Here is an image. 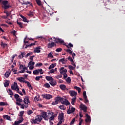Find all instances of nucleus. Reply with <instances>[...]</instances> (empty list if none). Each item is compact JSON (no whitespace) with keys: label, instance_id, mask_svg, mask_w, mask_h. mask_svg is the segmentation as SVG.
Instances as JSON below:
<instances>
[{"label":"nucleus","instance_id":"33","mask_svg":"<svg viewBox=\"0 0 125 125\" xmlns=\"http://www.w3.org/2000/svg\"><path fill=\"white\" fill-rule=\"evenodd\" d=\"M36 1V3L39 5V6H41L42 4V1L41 0H35Z\"/></svg>","mask_w":125,"mask_h":125},{"label":"nucleus","instance_id":"18","mask_svg":"<svg viewBox=\"0 0 125 125\" xmlns=\"http://www.w3.org/2000/svg\"><path fill=\"white\" fill-rule=\"evenodd\" d=\"M48 48H51V47H53V46H55L56 44L54 43V42H52L51 43H49L48 44Z\"/></svg>","mask_w":125,"mask_h":125},{"label":"nucleus","instance_id":"10","mask_svg":"<svg viewBox=\"0 0 125 125\" xmlns=\"http://www.w3.org/2000/svg\"><path fill=\"white\" fill-rule=\"evenodd\" d=\"M20 69H22L19 72V73H25V71H26V66L25 65H21L20 66Z\"/></svg>","mask_w":125,"mask_h":125},{"label":"nucleus","instance_id":"20","mask_svg":"<svg viewBox=\"0 0 125 125\" xmlns=\"http://www.w3.org/2000/svg\"><path fill=\"white\" fill-rule=\"evenodd\" d=\"M60 88L62 89V90H66V85L63 84H60L59 86Z\"/></svg>","mask_w":125,"mask_h":125},{"label":"nucleus","instance_id":"46","mask_svg":"<svg viewBox=\"0 0 125 125\" xmlns=\"http://www.w3.org/2000/svg\"><path fill=\"white\" fill-rule=\"evenodd\" d=\"M68 69H69V70H75V69H76V67H74L72 65H68Z\"/></svg>","mask_w":125,"mask_h":125},{"label":"nucleus","instance_id":"13","mask_svg":"<svg viewBox=\"0 0 125 125\" xmlns=\"http://www.w3.org/2000/svg\"><path fill=\"white\" fill-rule=\"evenodd\" d=\"M42 96H43V98L48 100L51 99V98H52V95L50 94L42 95Z\"/></svg>","mask_w":125,"mask_h":125},{"label":"nucleus","instance_id":"54","mask_svg":"<svg viewBox=\"0 0 125 125\" xmlns=\"http://www.w3.org/2000/svg\"><path fill=\"white\" fill-rule=\"evenodd\" d=\"M66 82L67 83H71V77H68L66 80Z\"/></svg>","mask_w":125,"mask_h":125},{"label":"nucleus","instance_id":"45","mask_svg":"<svg viewBox=\"0 0 125 125\" xmlns=\"http://www.w3.org/2000/svg\"><path fill=\"white\" fill-rule=\"evenodd\" d=\"M59 108H60L61 110H65V109H66V107H65L64 105H60Z\"/></svg>","mask_w":125,"mask_h":125},{"label":"nucleus","instance_id":"34","mask_svg":"<svg viewBox=\"0 0 125 125\" xmlns=\"http://www.w3.org/2000/svg\"><path fill=\"white\" fill-rule=\"evenodd\" d=\"M44 87H46V88H49L50 87V84L48 83H45L43 84Z\"/></svg>","mask_w":125,"mask_h":125},{"label":"nucleus","instance_id":"14","mask_svg":"<svg viewBox=\"0 0 125 125\" xmlns=\"http://www.w3.org/2000/svg\"><path fill=\"white\" fill-rule=\"evenodd\" d=\"M49 83L51 84V85H52V86H54L57 84V82H56V80H54V79L53 78L51 81L49 82Z\"/></svg>","mask_w":125,"mask_h":125},{"label":"nucleus","instance_id":"58","mask_svg":"<svg viewBox=\"0 0 125 125\" xmlns=\"http://www.w3.org/2000/svg\"><path fill=\"white\" fill-rule=\"evenodd\" d=\"M5 103L4 102H0V106H5Z\"/></svg>","mask_w":125,"mask_h":125},{"label":"nucleus","instance_id":"38","mask_svg":"<svg viewBox=\"0 0 125 125\" xmlns=\"http://www.w3.org/2000/svg\"><path fill=\"white\" fill-rule=\"evenodd\" d=\"M25 83H27L28 87H30L32 85H31V83H30V82L29 81H27L26 80H24Z\"/></svg>","mask_w":125,"mask_h":125},{"label":"nucleus","instance_id":"44","mask_svg":"<svg viewBox=\"0 0 125 125\" xmlns=\"http://www.w3.org/2000/svg\"><path fill=\"white\" fill-rule=\"evenodd\" d=\"M11 7V6L10 5H5L3 6V8H4V9L6 10V9H8V8H9Z\"/></svg>","mask_w":125,"mask_h":125},{"label":"nucleus","instance_id":"1","mask_svg":"<svg viewBox=\"0 0 125 125\" xmlns=\"http://www.w3.org/2000/svg\"><path fill=\"white\" fill-rule=\"evenodd\" d=\"M54 100L55 101L52 102V105H57V104L60 103V102L62 104L65 105V106L71 105V104L69 103V101H68L67 99H64V98L61 97L60 96L56 97Z\"/></svg>","mask_w":125,"mask_h":125},{"label":"nucleus","instance_id":"2","mask_svg":"<svg viewBox=\"0 0 125 125\" xmlns=\"http://www.w3.org/2000/svg\"><path fill=\"white\" fill-rule=\"evenodd\" d=\"M26 40L27 37L25 38L23 40L24 44L23 45L22 48H24H24H28V47H31L33 46V45H35V44H36V43H31V44H29V41H26Z\"/></svg>","mask_w":125,"mask_h":125},{"label":"nucleus","instance_id":"12","mask_svg":"<svg viewBox=\"0 0 125 125\" xmlns=\"http://www.w3.org/2000/svg\"><path fill=\"white\" fill-rule=\"evenodd\" d=\"M58 118L59 121H63V119H64V113L62 112L61 113H60L58 116Z\"/></svg>","mask_w":125,"mask_h":125},{"label":"nucleus","instance_id":"36","mask_svg":"<svg viewBox=\"0 0 125 125\" xmlns=\"http://www.w3.org/2000/svg\"><path fill=\"white\" fill-rule=\"evenodd\" d=\"M24 100L27 102V103H30V100H29V97L28 96H25L24 99Z\"/></svg>","mask_w":125,"mask_h":125},{"label":"nucleus","instance_id":"35","mask_svg":"<svg viewBox=\"0 0 125 125\" xmlns=\"http://www.w3.org/2000/svg\"><path fill=\"white\" fill-rule=\"evenodd\" d=\"M74 88H75V89H76V90L78 91V93H80L81 92V88H80L77 86H75Z\"/></svg>","mask_w":125,"mask_h":125},{"label":"nucleus","instance_id":"61","mask_svg":"<svg viewBox=\"0 0 125 125\" xmlns=\"http://www.w3.org/2000/svg\"><path fill=\"white\" fill-rule=\"evenodd\" d=\"M75 118H73V119L71 121V122L70 123V125H72L75 123Z\"/></svg>","mask_w":125,"mask_h":125},{"label":"nucleus","instance_id":"59","mask_svg":"<svg viewBox=\"0 0 125 125\" xmlns=\"http://www.w3.org/2000/svg\"><path fill=\"white\" fill-rule=\"evenodd\" d=\"M41 80V78H40V76H36L35 78V80L37 81V82H39Z\"/></svg>","mask_w":125,"mask_h":125},{"label":"nucleus","instance_id":"29","mask_svg":"<svg viewBox=\"0 0 125 125\" xmlns=\"http://www.w3.org/2000/svg\"><path fill=\"white\" fill-rule=\"evenodd\" d=\"M45 79L47 81H48V82L49 81H51L53 79V78L51 77V76H46L45 77Z\"/></svg>","mask_w":125,"mask_h":125},{"label":"nucleus","instance_id":"31","mask_svg":"<svg viewBox=\"0 0 125 125\" xmlns=\"http://www.w3.org/2000/svg\"><path fill=\"white\" fill-rule=\"evenodd\" d=\"M17 24L19 25L20 28H23V23L21 22H19L18 21H17Z\"/></svg>","mask_w":125,"mask_h":125},{"label":"nucleus","instance_id":"9","mask_svg":"<svg viewBox=\"0 0 125 125\" xmlns=\"http://www.w3.org/2000/svg\"><path fill=\"white\" fill-rule=\"evenodd\" d=\"M83 97L85 100L84 103H88V100L87 99V96H86V91H84L83 92Z\"/></svg>","mask_w":125,"mask_h":125},{"label":"nucleus","instance_id":"43","mask_svg":"<svg viewBox=\"0 0 125 125\" xmlns=\"http://www.w3.org/2000/svg\"><path fill=\"white\" fill-rule=\"evenodd\" d=\"M2 3L3 4V5H6L7 4H8V1L7 0H4L2 2Z\"/></svg>","mask_w":125,"mask_h":125},{"label":"nucleus","instance_id":"19","mask_svg":"<svg viewBox=\"0 0 125 125\" xmlns=\"http://www.w3.org/2000/svg\"><path fill=\"white\" fill-rule=\"evenodd\" d=\"M16 104L18 105V106H20L21 109H24L25 108L24 104H21V103L17 102Z\"/></svg>","mask_w":125,"mask_h":125},{"label":"nucleus","instance_id":"24","mask_svg":"<svg viewBox=\"0 0 125 125\" xmlns=\"http://www.w3.org/2000/svg\"><path fill=\"white\" fill-rule=\"evenodd\" d=\"M56 63H52L48 67V69L49 70H51V69H53V68H54V67H56Z\"/></svg>","mask_w":125,"mask_h":125},{"label":"nucleus","instance_id":"8","mask_svg":"<svg viewBox=\"0 0 125 125\" xmlns=\"http://www.w3.org/2000/svg\"><path fill=\"white\" fill-rule=\"evenodd\" d=\"M80 108L81 109V110H83V112H86L87 111V107L85 106L84 104H81L80 105Z\"/></svg>","mask_w":125,"mask_h":125},{"label":"nucleus","instance_id":"39","mask_svg":"<svg viewBox=\"0 0 125 125\" xmlns=\"http://www.w3.org/2000/svg\"><path fill=\"white\" fill-rule=\"evenodd\" d=\"M8 93H9V95H14L13 92L10 89H8Z\"/></svg>","mask_w":125,"mask_h":125},{"label":"nucleus","instance_id":"30","mask_svg":"<svg viewBox=\"0 0 125 125\" xmlns=\"http://www.w3.org/2000/svg\"><path fill=\"white\" fill-rule=\"evenodd\" d=\"M77 98V97H74L72 99V101H71V104L72 105H75V102H76V99Z\"/></svg>","mask_w":125,"mask_h":125},{"label":"nucleus","instance_id":"41","mask_svg":"<svg viewBox=\"0 0 125 125\" xmlns=\"http://www.w3.org/2000/svg\"><path fill=\"white\" fill-rule=\"evenodd\" d=\"M17 102H19V103H21V102H23V100L20 98H18V99H16Z\"/></svg>","mask_w":125,"mask_h":125},{"label":"nucleus","instance_id":"3","mask_svg":"<svg viewBox=\"0 0 125 125\" xmlns=\"http://www.w3.org/2000/svg\"><path fill=\"white\" fill-rule=\"evenodd\" d=\"M42 116L41 115H37V117H36L35 119H31L30 120V122L31 123V124H38V122H42Z\"/></svg>","mask_w":125,"mask_h":125},{"label":"nucleus","instance_id":"64","mask_svg":"<svg viewBox=\"0 0 125 125\" xmlns=\"http://www.w3.org/2000/svg\"><path fill=\"white\" fill-rule=\"evenodd\" d=\"M12 34L13 36H15V37H16V31L15 30L12 31Z\"/></svg>","mask_w":125,"mask_h":125},{"label":"nucleus","instance_id":"62","mask_svg":"<svg viewBox=\"0 0 125 125\" xmlns=\"http://www.w3.org/2000/svg\"><path fill=\"white\" fill-rule=\"evenodd\" d=\"M68 46L69 48H70V47H73L74 46V45H73V44H72L71 43H69Z\"/></svg>","mask_w":125,"mask_h":125},{"label":"nucleus","instance_id":"5","mask_svg":"<svg viewBox=\"0 0 125 125\" xmlns=\"http://www.w3.org/2000/svg\"><path fill=\"white\" fill-rule=\"evenodd\" d=\"M41 115L42 118H43L45 121H48V119H49V114H48L47 112H42Z\"/></svg>","mask_w":125,"mask_h":125},{"label":"nucleus","instance_id":"11","mask_svg":"<svg viewBox=\"0 0 125 125\" xmlns=\"http://www.w3.org/2000/svg\"><path fill=\"white\" fill-rule=\"evenodd\" d=\"M64 68L62 67L60 69V73L61 75H64V74H66L68 71L67 69H64Z\"/></svg>","mask_w":125,"mask_h":125},{"label":"nucleus","instance_id":"4","mask_svg":"<svg viewBox=\"0 0 125 125\" xmlns=\"http://www.w3.org/2000/svg\"><path fill=\"white\" fill-rule=\"evenodd\" d=\"M54 39L57 40L55 42L56 43H61V44H63V45H65L67 48H69V46L66 44V43L61 39L57 38H54Z\"/></svg>","mask_w":125,"mask_h":125},{"label":"nucleus","instance_id":"26","mask_svg":"<svg viewBox=\"0 0 125 125\" xmlns=\"http://www.w3.org/2000/svg\"><path fill=\"white\" fill-rule=\"evenodd\" d=\"M23 121H24V118H23V117H21L20 120L18 121H15V122L17 123V124H21V123H22Z\"/></svg>","mask_w":125,"mask_h":125},{"label":"nucleus","instance_id":"49","mask_svg":"<svg viewBox=\"0 0 125 125\" xmlns=\"http://www.w3.org/2000/svg\"><path fill=\"white\" fill-rule=\"evenodd\" d=\"M33 113H34V112H33V110H30L27 111V115H32V114H33Z\"/></svg>","mask_w":125,"mask_h":125},{"label":"nucleus","instance_id":"51","mask_svg":"<svg viewBox=\"0 0 125 125\" xmlns=\"http://www.w3.org/2000/svg\"><path fill=\"white\" fill-rule=\"evenodd\" d=\"M56 51L57 52H61V51H62V48H58L56 49Z\"/></svg>","mask_w":125,"mask_h":125},{"label":"nucleus","instance_id":"16","mask_svg":"<svg viewBox=\"0 0 125 125\" xmlns=\"http://www.w3.org/2000/svg\"><path fill=\"white\" fill-rule=\"evenodd\" d=\"M86 119H85L86 123H90L91 122V119L90 118V116L88 114H86Z\"/></svg>","mask_w":125,"mask_h":125},{"label":"nucleus","instance_id":"56","mask_svg":"<svg viewBox=\"0 0 125 125\" xmlns=\"http://www.w3.org/2000/svg\"><path fill=\"white\" fill-rule=\"evenodd\" d=\"M14 97H15L16 100H17V99H18V98L20 97V96H19V95H18V94H15L14 95Z\"/></svg>","mask_w":125,"mask_h":125},{"label":"nucleus","instance_id":"27","mask_svg":"<svg viewBox=\"0 0 125 125\" xmlns=\"http://www.w3.org/2000/svg\"><path fill=\"white\" fill-rule=\"evenodd\" d=\"M3 118L4 119H6V120H8V121H10V116H9V115H3Z\"/></svg>","mask_w":125,"mask_h":125},{"label":"nucleus","instance_id":"28","mask_svg":"<svg viewBox=\"0 0 125 125\" xmlns=\"http://www.w3.org/2000/svg\"><path fill=\"white\" fill-rule=\"evenodd\" d=\"M27 15L29 16V17H33V16H34V12L32 11H29V12Z\"/></svg>","mask_w":125,"mask_h":125},{"label":"nucleus","instance_id":"47","mask_svg":"<svg viewBox=\"0 0 125 125\" xmlns=\"http://www.w3.org/2000/svg\"><path fill=\"white\" fill-rule=\"evenodd\" d=\"M42 62L37 63L36 64V67H42Z\"/></svg>","mask_w":125,"mask_h":125},{"label":"nucleus","instance_id":"32","mask_svg":"<svg viewBox=\"0 0 125 125\" xmlns=\"http://www.w3.org/2000/svg\"><path fill=\"white\" fill-rule=\"evenodd\" d=\"M10 73H11V71H6L5 73V77L8 78L10 75Z\"/></svg>","mask_w":125,"mask_h":125},{"label":"nucleus","instance_id":"57","mask_svg":"<svg viewBox=\"0 0 125 125\" xmlns=\"http://www.w3.org/2000/svg\"><path fill=\"white\" fill-rule=\"evenodd\" d=\"M11 89H12V90H16V87H15V85L11 86Z\"/></svg>","mask_w":125,"mask_h":125},{"label":"nucleus","instance_id":"21","mask_svg":"<svg viewBox=\"0 0 125 125\" xmlns=\"http://www.w3.org/2000/svg\"><path fill=\"white\" fill-rule=\"evenodd\" d=\"M9 81L8 80H6L5 83H4V86L5 87H7L8 86H9Z\"/></svg>","mask_w":125,"mask_h":125},{"label":"nucleus","instance_id":"22","mask_svg":"<svg viewBox=\"0 0 125 125\" xmlns=\"http://www.w3.org/2000/svg\"><path fill=\"white\" fill-rule=\"evenodd\" d=\"M1 46H2V48H5V47H7V44L4 43L3 42H1L0 43Z\"/></svg>","mask_w":125,"mask_h":125},{"label":"nucleus","instance_id":"6","mask_svg":"<svg viewBox=\"0 0 125 125\" xmlns=\"http://www.w3.org/2000/svg\"><path fill=\"white\" fill-rule=\"evenodd\" d=\"M75 110L76 108L75 107L72 106V105H69V108L67 111V114H68V115H70V114H73V113L75 112Z\"/></svg>","mask_w":125,"mask_h":125},{"label":"nucleus","instance_id":"60","mask_svg":"<svg viewBox=\"0 0 125 125\" xmlns=\"http://www.w3.org/2000/svg\"><path fill=\"white\" fill-rule=\"evenodd\" d=\"M25 52H21V58H23L24 55H25Z\"/></svg>","mask_w":125,"mask_h":125},{"label":"nucleus","instance_id":"37","mask_svg":"<svg viewBox=\"0 0 125 125\" xmlns=\"http://www.w3.org/2000/svg\"><path fill=\"white\" fill-rule=\"evenodd\" d=\"M33 75H37L38 74H40V72H39L38 69H36L33 71Z\"/></svg>","mask_w":125,"mask_h":125},{"label":"nucleus","instance_id":"17","mask_svg":"<svg viewBox=\"0 0 125 125\" xmlns=\"http://www.w3.org/2000/svg\"><path fill=\"white\" fill-rule=\"evenodd\" d=\"M41 46H38L34 49V52L35 53H40L41 52Z\"/></svg>","mask_w":125,"mask_h":125},{"label":"nucleus","instance_id":"7","mask_svg":"<svg viewBox=\"0 0 125 125\" xmlns=\"http://www.w3.org/2000/svg\"><path fill=\"white\" fill-rule=\"evenodd\" d=\"M54 113L51 112L48 113V115H49V121H54V118H55V115H54Z\"/></svg>","mask_w":125,"mask_h":125},{"label":"nucleus","instance_id":"52","mask_svg":"<svg viewBox=\"0 0 125 125\" xmlns=\"http://www.w3.org/2000/svg\"><path fill=\"white\" fill-rule=\"evenodd\" d=\"M67 60H68L69 61H70V62H73V58H72V57H71V56H69L67 58Z\"/></svg>","mask_w":125,"mask_h":125},{"label":"nucleus","instance_id":"48","mask_svg":"<svg viewBox=\"0 0 125 125\" xmlns=\"http://www.w3.org/2000/svg\"><path fill=\"white\" fill-rule=\"evenodd\" d=\"M14 84H16V90L17 91V92H18V91H19V88L18 87V85H17V83L14 82Z\"/></svg>","mask_w":125,"mask_h":125},{"label":"nucleus","instance_id":"55","mask_svg":"<svg viewBox=\"0 0 125 125\" xmlns=\"http://www.w3.org/2000/svg\"><path fill=\"white\" fill-rule=\"evenodd\" d=\"M24 115V111H21L20 112V117H21V118H22V117H23V115Z\"/></svg>","mask_w":125,"mask_h":125},{"label":"nucleus","instance_id":"40","mask_svg":"<svg viewBox=\"0 0 125 125\" xmlns=\"http://www.w3.org/2000/svg\"><path fill=\"white\" fill-rule=\"evenodd\" d=\"M28 66H34L35 65V62H32L30 61L28 64Z\"/></svg>","mask_w":125,"mask_h":125},{"label":"nucleus","instance_id":"23","mask_svg":"<svg viewBox=\"0 0 125 125\" xmlns=\"http://www.w3.org/2000/svg\"><path fill=\"white\" fill-rule=\"evenodd\" d=\"M18 81H19L20 83H25V81L23 80H25V78L23 77H20L17 78Z\"/></svg>","mask_w":125,"mask_h":125},{"label":"nucleus","instance_id":"50","mask_svg":"<svg viewBox=\"0 0 125 125\" xmlns=\"http://www.w3.org/2000/svg\"><path fill=\"white\" fill-rule=\"evenodd\" d=\"M22 3V4L27 5V4H30V3H31V2L29 1L26 2L25 1H23Z\"/></svg>","mask_w":125,"mask_h":125},{"label":"nucleus","instance_id":"25","mask_svg":"<svg viewBox=\"0 0 125 125\" xmlns=\"http://www.w3.org/2000/svg\"><path fill=\"white\" fill-rule=\"evenodd\" d=\"M53 52L51 51L50 53H49L48 54V58H53L54 56H53Z\"/></svg>","mask_w":125,"mask_h":125},{"label":"nucleus","instance_id":"63","mask_svg":"<svg viewBox=\"0 0 125 125\" xmlns=\"http://www.w3.org/2000/svg\"><path fill=\"white\" fill-rule=\"evenodd\" d=\"M22 21H23V22H27L28 20H27V18L24 17L23 18H22Z\"/></svg>","mask_w":125,"mask_h":125},{"label":"nucleus","instance_id":"42","mask_svg":"<svg viewBox=\"0 0 125 125\" xmlns=\"http://www.w3.org/2000/svg\"><path fill=\"white\" fill-rule=\"evenodd\" d=\"M66 52H67V53H69V54H73V51H72L71 49H66Z\"/></svg>","mask_w":125,"mask_h":125},{"label":"nucleus","instance_id":"53","mask_svg":"<svg viewBox=\"0 0 125 125\" xmlns=\"http://www.w3.org/2000/svg\"><path fill=\"white\" fill-rule=\"evenodd\" d=\"M32 54H33V52H32L27 53V54L25 55V58H28V56H30V55H31Z\"/></svg>","mask_w":125,"mask_h":125},{"label":"nucleus","instance_id":"15","mask_svg":"<svg viewBox=\"0 0 125 125\" xmlns=\"http://www.w3.org/2000/svg\"><path fill=\"white\" fill-rule=\"evenodd\" d=\"M69 93L70 95V96H72L73 97V96H74V97H76V96L77 95V92L73 91V90H70L69 92Z\"/></svg>","mask_w":125,"mask_h":125}]
</instances>
